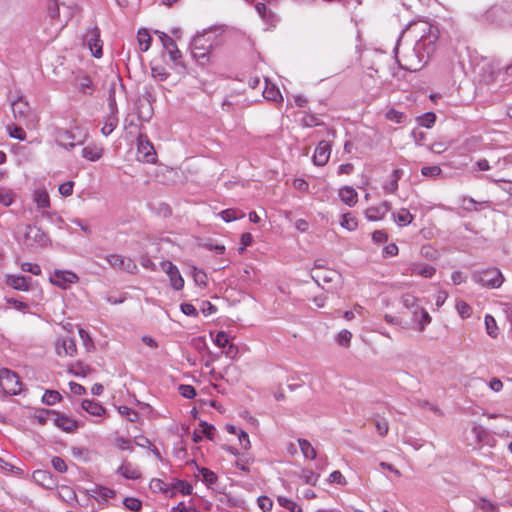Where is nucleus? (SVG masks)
Instances as JSON below:
<instances>
[{"label": "nucleus", "mask_w": 512, "mask_h": 512, "mask_svg": "<svg viewBox=\"0 0 512 512\" xmlns=\"http://www.w3.org/2000/svg\"><path fill=\"white\" fill-rule=\"evenodd\" d=\"M401 302L403 307L411 313V321L406 322L399 317H393L388 314L384 316L385 321L390 324L401 325L404 328H413L419 332H423L426 326L431 323L432 318L419 304V299L416 296L407 293L402 296Z\"/></svg>", "instance_id": "f257e3e1"}, {"label": "nucleus", "mask_w": 512, "mask_h": 512, "mask_svg": "<svg viewBox=\"0 0 512 512\" xmlns=\"http://www.w3.org/2000/svg\"><path fill=\"white\" fill-rule=\"evenodd\" d=\"M0 386L9 395H18L22 391L20 377L17 373L7 368L0 369Z\"/></svg>", "instance_id": "f03ea898"}, {"label": "nucleus", "mask_w": 512, "mask_h": 512, "mask_svg": "<svg viewBox=\"0 0 512 512\" xmlns=\"http://www.w3.org/2000/svg\"><path fill=\"white\" fill-rule=\"evenodd\" d=\"M474 280L487 288H498L503 283V276L499 269L489 268L474 274Z\"/></svg>", "instance_id": "7ed1b4c3"}, {"label": "nucleus", "mask_w": 512, "mask_h": 512, "mask_svg": "<svg viewBox=\"0 0 512 512\" xmlns=\"http://www.w3.org/2000/svg\"><path fill=\"white\" fill-rule=\"evenodd\" d=\"M48 418L57 426L59 429L67 433H74L79 428L77 420L55 411H48Z\"/></svg>", "instance_id": "20e7f679"}, {"label": "nucleus", "mask_w": 512, "mask_h": 512, "mask_svg": "<svg viewBox=\"0 0 512 512\" xmlns=\"http://www.w3.org/2000/svg\"><path fill=\"white\" fill-rule=\"evenodd\" d=\"M110 266L116 270L125 271L131 274L136 273L137 265L134 260L121 254H110L106 257Z\"/></svg>", "instance_id": "39448f33"}, {"label": "nucleus", "mask_w": 512, "mask_h": 512, "mask_svg": "<svg viewBox=\"0 0 512 512\" xmlns=\"http://www.w3.org/2000/svg\"><path fill=\"white\" fill-rule=\"evenodd\" d=\"M137 159L144 163H155L157 160L154 146L147 138L140 137L138 139Z\"/></svg>", "instance_id": "423d86ee"}, {"label": "nucleus", "mask_w": 512, "mask_h": 512, "mask_svg": "<svg viewBox=\"0 0 512 512\" xmlns=\"http://www.w3.org/2000/svg\"><path fill=\"white\" fill-rule=\"evenodd\" d=\"M161 268L169 277L170 285L173 289H183L184 279L181 276L179 269L171 261L166 260L161 262Z\"/></svg>", "instance_id": "0eeeda50"}, {"label": "nucleus", "mask_w": 512, "mask_h": 512, "mask_svg": "<svg viewBox=\"0 0 512 512\" xmlns=\"http://www.w3.org/2000/svg\"><path fill=\"white\" fill-rule=\"evenodd\" d=\"M78 280L79 278L74 272L66 270H55L50 277V282L62 289L68 288L69 285L78 282Z\"/></svg>", "instance_id": "6e6552de"}, {"label": "nucleus", "mask_w": 512, "mask_h": 512, "mask_svg": "<svg viewBox=\"0 0 512 512\" xmlns=\"http://www.w3.org/2000/svg\"><path fill=\"white\" fill-rule=\"evenodd\" d=\"M85 38L92 55L96 58L102 57L103 51L100 29L96 26L88 29Z\"/></svg>", "instance_id": "1a4fd4ad"}, {"label": "nucleus", "mask_w": 512, "mask_h": 512, "mask_svg": "<svg viewBox=\"0 0 512 512\" xmlns=\"http://www.w3.org/2000/svg\"><path fill=\"white\" fill-rule=\"evenodd\" d=\"M331 144L327 141H320L315 148L312 161L316 166H324L328 163L331 155Z\"/></svg>", "instance_id": "9d476101"}, {"label": "nucleus", "mask_w": 512, "mask_h": 512, "mask_svg": "<svg viewBox=\"0 0 512 512\" xmlns=\"http://www.w3.org/2000/svg\"><path fill=\"white\" fill-rule=\"evenodd\" d=\"M55 350L57 355L61 357H73L77 353L76 341L70 337L60 338L55 344Z\"/></svg>", "instance_id": "9b49d317"}, {"label": "nucleus", "mask_w": 512, "mask_h": 512, "mask_svg": "<svg viewBox=\"0 0 512 512\" xmlns=\"http://www.w3.org/2000/svg\"><path fill=\"white\" fill-rule=\"evenodd\" d=\"M155 33L159 36L163 47L170 56V59L173 61L180 59L182 55L175 41L164 32L156 31Z\"/></svg>", "instance_id": "f8f14e48"}, {"label": "nucleus", "mask_w": 512, "mask_h": 512, "mask_svg": "<svg viewBox=\"0 0 512 512\" xmlns=\"http://www.w3.org/2000/svg\"><path fill=\"white\" fill-rule=\"evenodd\" d=\"M390 210L391 203L388 201H383L378 206L367 208L365 215L366 218L370 221H379L382 220Z\"/></svg>", "instance_id": "ddd939ff"}, {"label": "nucleus", "mask_w": 512, "mask_h": 512, "mask_svg": "<svg viewBox=\"0 0 512 512\" xmlns=\"http://www.w3.org/2000/svg\"><path fill=\"white\" fill-rule=\"evenodd\" d=\"M410 274L423 278H432L436 274V268L430 264L415 262L410 265Z\"/></svg>", "instance_id": "4468645a"}, {"label": "nucleus", "mask_w": 512, "mask_h": 512, "mask_svg": "<svg viewBox=\"0 0 512 512\" xmlns=\"http://www.w3.org/2000/svg\"><path fill=\"white\" fill-rule=\"evenodd\" d=\"M117 472L122 477L130 480H137L142 476L140 469L128 461H124L117 469Z\"/></svg>", "instance_id": "2eb2a0df"}, {"label": "nucleus", "mask_w": 512, "mask_h": 512, "mask_svg": "<svg viewBox=\"0 0 512 512\" xmlns=\"http://www.w3.org/2000/svg\"><path fill=\"white\" fill-rule=\"evenodd\" d=\"M30 282L31 279L24 276L8 275L6 278V284L19 291H28Z\"/></svg>", "instance_id": "dca6fc26"}, {"label": "nucleus", "mask_w": 512, "mask_h": 512, "mask_svg": "<svg viewBox=\"0 0 512 512\" xmlns=\"http://www.w3.org/2000/svg\"><path fill=\"white\" fill-rule=\"evenodd\" d=\"M56 142L64 148L74 147L75 136L68 130L63 128H57L55 130Z\"/></svg>", "instance_id": "f3484780"}, {"label": "nucleus", "mask_w": 512, "mask_h": 512, "mask_svg": "<svg viewBox=\"0 0 512 512\" xmlns=\"http://www.w3.org/2000/svg\"><path fill=\"white\" fill-rule=\"evenodd\" d=\"M14 118L19 121H25L30 113L28 103L22 99H18L12 104Z\"/></svg>", "instance_id": "a211bd4d"}, {"label": "nucleus", "mask_w": 512, "mask_h": 512, "mask_svg": "<svg viewBox=\"0 0 512 512\" xmlns=\"http://www.w3.org/2000/svg\"><path fill=\"white\" fill-rule=\"evenodd\" d=\"M339 197L343 203L353 207L358 202V193L350 186H345L339 190Z\"/></svg>", "instance_id": "6ab92c4d"}, {"label": "nucleus", "mask_w": 512, "mask_h": 512, "mask_svg": "<svg viewBox=\"0 0 512 512\" xmlns=\"http://www.w3.org/2000/svg\"><path fill=\"white\" fill-rule=\"evenodd\" d=\"M33 201L36 204L38 209H48L50 208V196L47 190L45 189H37L33 193Z\"/></svg>", "instance_id": "aec40b11"}, {"label": "nucleus", "mask_w": 512, "mask_h": 512, "mask_svg": "<svg viewBox=\"0 0 512 512\" xmlns=\"http://www.w3.org/2000/svg\"><path fill=\"white\" fill-rule=\"evenodd\" d=\"M82 408L92 416L102 417L105 415V408L98 402L93 400H84L82 402Z\"/></svg>", "instance_id": "412c9836"}, {"label": "nucleus", "mask_w": 512, "mask_h": 512, "mask_svg": "<svg viewBox=\"0 0 512 512\" xmlns=\"http://www.w3.org/2000/svg\"><path fill=\"white\" fill-rule=\"evenodd\" d=\"M103 155V148L95 144L87 145L82 149V156L90 161H97Z\"/></svg>", "instance_id": "4be33fe9"}, {"label": "nucleus", "mask_w": 512, "mask_h": 512, "mask_svg": "<svg viewBox=\"0 0 512 512\" xmlns=\"http://www.w3.org/2000/svg\"><path fill=\"white\" fill-rule=\"evenodd\" d=\"M401 176L402 171L400 169H394L390 176V180H388L383 186L384 191L388 194L395 193L398 189V181L400 180Z\"/></svg>", "instance_id": "5701e85b"}, {"label": "nucleus", "mask_w": 512, "mask_h": 512, "mask_svg": "<svg viewBox=\"0 0 512 512\" xmlns=\"http://www.w3.org/2000/svg\"><path fill=\"white\" fill-rule=\"evenodd\" d=\"M137 41L142 52L148 51L152 42V37L149 31L145 28L139 29L137 33Z\"/></svg>", "instance_id": "b1692460"}, {"label": "nucleus", "mask_w": 512, "mask_h": 512, "mask_svg": "<svg viewBox=\"0 0 512 512\" xmlns=\"http://www.w3.org/2000/svg\"><path fill=\"white\" fill-rule=\"evenodd\" d=\"M393 217H394L395 222L399 226H407L414 219V216L410 213V211L408 209H405V208L399 209L397 212H395L393 214Z\"/></svg>", "instance_id": "393cba45"}, {"label": "nucleus", "mask_w": 512, "mask_h": 512, "mask_svg": "<svg viewBox=\"0 0 512 512\" xmlns=\"http://www.w3.org/2000/svg\"><path fill=\"white\" fill-rule=\"evenodd\" d=\"M299 448L306 459L314 460L317 456L316 449L306 439H298Z\"/></svg>", "instance_id": "a878e982"}, {"label": "nucleus", "mask_w": 512, "mask_h": 512, "mask_svg": "<svg viewBox=\"0 0 512 512\" xmlns=\"http://www.w3.org/2000/svg\"><path fill=\"white\" fill-rule=\"evenodd\" d=\"M218 215L222 218L223 221L227 223L245 217V213L242 210L234 208L225 209L221 211Z\"/></svg>", "instance_id": "bb28decb"}, {"label": "nucleus", "mask_w": 512, "mask_h": 512, "mask_svg": "<svg viewBox=\"0 0 512 512\" xmlns=\"http://www.w3.org/2000/svg\"><path fill=\"white\" fill-rule=\"evenodd\" d=\"M34 481L44 487H48L52 484V476L48 471L36 470L32 475Z\"/></svg>", "instance_id": "cd10ccee"}, {"label": "nucleus", "mask_w": 512, "mask_h": 512, "mask_svg": "<svg viewBox=\"0 0 512 512\" xmlns=\"http://www.w3.org/2000/svg\"><path fill=\"white\" fill-rule=\"evenodd\" d=\"M68 371L74 376L86 377L91 373V368L88 365H85L81 362H77L72 364L69 367Z\"/></svg>", "instance_id": "c85d7f7f"}, {"label": "nucleus", "mask_w": 512, "mask_h": 512, "mask_svg": "<svg viewBox=\"0 0 512 512\" xmlns=\"http://www.w3.org/2000/svg\"><path fill=\"white\" fill-rule=\"evenodd\" d=\"M277 502L281 507L289 510L290 512H303L302 508L295 501L287 497L278 496Z\"/></svg>", "instance_id": "c756f323"}, {"label": "nucleus", "mask_w": 512, "mask_h": 512, "mask_svg": "<svg viewBox=\"0 0 512 512\" xmlns=\"http://www.w3.org/2000/svg\"><path fill=\"white\" fill-rule=\"evenodd\" d=\"M340 225L348 231H354L358 227V221L352 213L348 212L342 215Z\"/></svg>", "instance_id": "7c9ffc66"}, {"label": "nucleus", "mask_w": 512, "mask_h": 512, "mask_svg": "<svg viewBox=\"0 0 512 512\" xmlns=\"http://www.w3.org/2000/svg\"><path fill=\"white\" fill-rule=\"evenodd\" d=\"M300 477L304 483L315 486L320 478V474L305 468L302 470Z\"/></svg>", "instance_id": "2f4dec72"}, {"label": "nucleus", "mask_w": 512, "mask_h": 512, "mask_svg": "<svg viewBox=\"0 0 512 512\" xmlns=\"http://www.w3.org/2000/svg\"><path fill=\"white\" fill-rule=\"evenodd\" d=\"M263 96L267 100L271 101H278L282 99L281 93L277 87L274 85L266 84L264 90H263Z\"/></svg>", "instance_id": "473e14b6"}, {"label": "nucleus", "mask_w": 512, "mask_h": 512, "mask_svg": "<svg viewBox=\"0 0 512 512\" xmlns=\"http://www.w3.org/2000/svg\"><path fill=\"white\" fill-rule=\"evenodd\" d=\"M192 277L197 286L201 288H205L207 286L208 276L204 271L197 269L196 267H193Z\"/></svg>", "instance_id": "72a5a7b5"}, {"label": "nucleus", "mask_w": 512, "mask_h": 512, "mask_svg": "<svg viewBox=\"0 0 512 512\" xmlns=\"http://www.w3.org/2000/svg\"><path fill=\"white\" fill-rule=\"evenodd\" d=\"M42 400L47 405H55V404L59 403L62 400V396H61V394L58 391L47 390L44 393V395L42 397Z\"/></svg>", "instance_id": "f704fd0d"}, {"label": "nucleus", "mask_w": 512, "mask_h": 512, "mask_svg": "<svg viewBox=\"0 0 512 512\" xmlns=\"http://www.w3.org/2000/svg\"><path fill=\"white\" fill-rule=\"evenodd\" d=\"M455 308L460 317L463 319L469 318L472 315V307L463 300H458L456 302Z\"/></svg>", "instance_id": "c9c22d12"}, {"label": "nucleus", "mask_w": 512, "mask_h": 512, "mask_svg": "<svg viewBox=\"0 0 512 512\" xmlns=\"http://www.w3.org/2000/svg\"><path fill=\"white\" fill-rule=\"evenodd\" d=\"M385 118L388 121L400 124V123L404 122V120L406 119V116L403 112L398 111L394 108H390L387 110V112L385 114Z\"/></svg>", "instance_id": "e433bc0d"}, {"label": "nucleus", "mask_w": 512, "mask_h": 512, "mask_svg": "<svg viewBox=\"0 0 512 512\" xmlns=\"http://www.w3.org/2000/svg\"><path fill=\"white\" fill-rule=\"evenodd\" d=\"M15 193L7 188H0V204L10 206L15 201Z\"/></svg>", "instance_id": "4c0bfd02"}, {"label": "nucleus", "mask_w": 512, "mask_h": 512, "mask_svg": "<svg viewBox=\"0 0 512 512\" xmlns=\"http://www.w3.org/2000/svg\"><path fill=\"white\" fill-rule=\"evenodd\" d=\"M485 326L487 334L493 338H496L498 335V326L493 316H485Z\"/></svg>", "instance_id": "58836bf2"}, {"label": "nucleus", "mask_w": 512, "mask_h": 512, "mask_svg": "<svg viewBox=\"0 0 512 512\" xmlns=\"http://www.w3.org/2000/svg\"><path fill=\"white\" fill-rule=\"evenodd\" d=\"M149 487L153 492H169V485L159 478H153L149 483Z\"/></svg>", "instance_id": "ea45409f"}, {"label": "nucleus", "mask_w": 512, "mask_h": 512, "mask_svg": "<svg viewBox=\"0 0 512 512\" xmlns=\"http://www.w3.org/2000/svg\"><path fill=\"white\" fill-rule=\"evenodd\" d=\"M173 489L180 492L182 495L192 494L193 487L188 482L183 480H174Z\"/></svg>", "instance_id": "a19ab883"}, {"label": "nucleus", "mask_w": 512, "mask_h": 512, "mask_svg": "<svg viewBox=\"0 0 512 512\" xmlns=\"http://www.w3.org/2000/svg\"><path fill=\"white\" fill-rule=\"evenodd\" d=\"M6 130L11 138L23 141L26 139V133L20 126L8 125Z\"/></svg>", "instance_id": "79ce46f5"}, {"label": "nucleus", "mask_w": 512, "mask_h": 512, "mask_svg": "<svg viewBox=\"0 0 512 512\" xmlns=\"http://www.w3.org/2000/svg\"><path fill=\"white\" fill-rule=\"evenodd\" d=\"M417 121L421 126L431 128L436 122V115L433 112H427L422 116H419Z\"/></svg>", "instance_id": "37998d69"}, {"label": "nucleus", "mask_w": 512, "mask_h": 512, "mask_svg": "<svg viewBox=\"0 0 512 512\" xmlns=\"http://www.w3.org/2000/svg\"><path fill=\"white\" fill-rule=\"evenodd\" d=\"M117 126V119L115 117H108L101 128V133L104 136L110 135Z\"/></svg>", "instance_id": "c03bdc74"}, {"label": "nucleus", "mask_w": 512, "mask_h": 512, "mask_svg": "<svg viewBox=\"0 0 512 512\" xmlns=\"http://www.w3.org/2000/svg\"><path fill=\"white\" fill-rule=\"evenodd\" d=\"M200 474L202 476L203 481L209 486L215 484L218 480L217 475L207 468L200 469Z\"/></svg>", "instance_id": "a18cd8bd"}, {"label": "nucleus", "mask_w": 512, "mask_h": 512, "mask_svg": "<svg viewBox=\"0 0 512 512\" xmlns=\"http://www.w3.org/2000/svg\"><path fill=\"white\" fill-rule=\"evenodd\" d=\"M124 506L134 512H138L142 508V502L134 497H126L123 501Z\"/></svg>", "instance_id": "49530a36"}, {"label": "nucleus", "mask_w": 512, "mask_h": 512, "mask_svg": "<svg viewBox=\"0 0 512 512\" xmlns=\"http://www.w3.org/2000/svg\"><path fill=\"white\" fill-rule=\"evenodd\" d=\"M118 412L131 422H136L139 418L138 413L127 406H119Z\"/></svg>", "instance_id": "de8ad7c7"}, {"label": "nucleus", "mask_w": 512, "mask_h": 512, "mask_svg": "<svg viewBox=\"0 0 512 512\" xmlns=\"http://www.w3.org/2000/svg\"><path fill=\"white\" fill-rule=\"evenodd\" d=\"M214 343L219 348L225 349L226 346L230 343L229 335L224 331H219L216 334V337L214 339Z\"/></svg>", "instance_id": "09e8293b"}, {"label": "nucleus", "mask_w": 512, "mask_h": 512, "mask_svg": "<svg viewBox=\"0 0 512 512\" xmlns=\"http://www.w3.org/2000/svg\"><path fill=\"white\" fill-rule=\"evenodd\" d=\"M421 173H422L423 176L431 177V178H436V177H438L442 173V169L439 166H437V165H434V166H424L421 169Z\"/></svg>", "instance_id": "8fccbe9b"}, {"label": "nucleus", "mask_w": 512, "mask_h": 512, "mask_svg": "<svg viewBox=\"0 0 512 512\" xmlns=\"http://www.w3.org/2000/svg\"><path fill=\"white\" fill-rule=\"evenodd\" d=\"M0 470L4 472H11L15 475H22L23 471L22 469L10 464L9 462L5 461L3 458H0Z\"/></svg>", "instance_id": "3c124183"}, {"label": "nucleus", "mask_w": 512, "mask_h": 512, "mask_svg": "<svg viewBox=\"0 0 512 512\" xmlns=\"http://www.w3.org/2000/svg\"><path fill=\"white\" fill-rule=\"evenodd\" d=\"M322 122L319 117L313 114H307L302 118V125L304 127H315L321 125Z\"/></svg>", "instance_id": "603ef678"}, {"label": "nucleus", "mask_w": 512, "mask_h": 512, "mask_svg": "<svg viewBox=\"0 0 512 512\" xmlns=\"http://www.w3.org/2000/svg\"><path fill=\"white\" fill-rule=\"evenodd\" d=\"M375 428L379 436L385 437L389 432V425L387 420L381 418L375 420Z\"/></svg>", "instance_id": "864d4df0"}, {"label": "nucleus", "mask_w": 512, "mask_h": 512, "mask_svg": "<svg viewBox=\"0 0 512 512\" xmlns=\"http://www.w3.org/2000/svg\"><path fill=\"white\" fill-rule=\"evenodd\" d=\"M79 337L81 338L82 342H83V345L84 347L87 349V350H91L94 348V343H93V340L92 338L90 337L89 333L80 328L79 331Z\"/></svg>", "instance_id": "5fc2aeb1"}, {"label": "nucleus", "mask_w": 512, "mask_h": 512, "mask_svg": "<svg viewBox=\"0 0 512 512\" xmlns=\"http://www.w3.org/2000/svg\"><path fill=\"white\" fill-rule=\"evenodd\" d=\"M257 503H258L259 508L263 512H270L272 510L273 501L267 496H260L257 499Z\"/></svg>", "instance_id": "6e6d98bb"}, {"label": "nucleus", "mask_w": 512, "mask_h": 512, "mask_svg": "<svg viewBox=\"0 0 512 512\" xmlns=\"http://www.w3.org/2000/svg\"><path fill=\"white\" fill-rule=\"evenodd\" d=\"M179 393L181 396L187 399H192L196 396V390L192 385H180Z\"/></svg>", "instance_id": "4d7b16f0"}, {"label": "nucleus", "mask_w": 512, "mask_h": 512, "mask_svg": "<svg viewBox=\"0 0 512 512\" xmlns=\"http://www.w3.org/2000/svg\"><path fill=\"white\" fill-rule=\"evenodd\" d=\"M201 434L207 437L209 440H213L215 436V428L207 422L200 423Z\"/></svg>", "instance_id": "13d9d810"}, {"label": "nucleus", "mask_w": 512, "mask_h": 512, "mask_svg": "<svg viewBox=\"0 0 512 512\" xmlns=\"http://www.w3.org/2000/svg\"><path fill=\"white\" fill-rule=\"evenodd\" d=\"M352 338V333L346 329L339 332L337 341L340 345L348 347Z\"/></svg>", "instance_id": "bf43d9fd"}, {"label": "nucleus", "mask_w": 512, "mask_h": 512, "mask_svg": "<svg viewBox=\"0 0 512 512\" xmlns=\"http://www.w3.org/2000/svg\"><path fill=\"white\" fill-rule=\"evenodd\" d=\"M21 269L24 272H30L34 275H40L41 274V268L38 264L30 263V262H24L21 264Z\"/></svg>", "instance_id": "052dcab7"}, {"label": "nucleus", "mask_w": 512, "mask_h": 512, "mask_svg": "<svg viewBox=\"0 0 512 512\" xmlns=\"http://www.w3.org/2000/svg\"><path fill=\"white\" fill-rule=\"evenodd\" d=\"M329 482L332 484H338V485H345L347 483L345 477L338 470L333 471L329 475Z\"/></svg>", "instance_id": "680f3d73"}, {"label": "nucleus", "mask_w": 512, "mask_h": 512, "mask_svg": "<svg viewBox=\"0 0 512 512\" xmlns=\"http://www.w3.org/2000/svg\"><path fill=\"white\" fill-rule=\"evenodd\" d=\"M479 507L483 512H498L496 505L485 498L480 499Z\"/></svg>", "instance_id": "e2e57ef3"}, {"label": "nucleus", "mask_w": 512, "mask_h": 512, "mask_svg": "<svg viewBox=\"0 0 512 512\" xmlns=\"http://www.w3.org/2000/svg\"><path fill=\"white\" fill-rule=\"evenodd\" d=\"M73 187H74V182L72 181H67V182H64L62 183L60 186H59V193L63 196V197H68L70 195H72L73 193Z\"/></svg>", "instance_id": "0e129e2a"}, {"label": "nucleus", "mask_w": 512, "mask_h": 512, "mask_svg": "<svg viewBox=\"0 0 512 512\" xmlns=\"http://www.w3.org/2000/svg\"><path fill=\"white\" fill-rule=\"evenodd\" d=\"M253 237L250 233H242L240 236L241 247L239 248V253H243L245 249L252 244Z\"/></svg>", "instance_id": "69168bd1"}, {"label": "nucleus", "mask_w": 512, "mask_h": 512, "mask_svg": "<svg viewBox=\"0 0 512 512\" xmlns=\"http://www.w3.org/2000/svg\"><path fill=\"white\" fill-rule=\"evenodd\" d=\"M51 463H52L53 468L56 471H58L60 473L66 472L67 465H66L65 461L62 458H60V457H53L52 460H51Z\"/></svg>", "instance_id": "338daca9"}, {"label": "nucleus", "mask_w": 512, "mask_h": 512, "mask_svg": "<svg viewBox=\"0 0 512 512\" xmlns=\"http://www.w3.org/2000/svg\"><path fill=\"white\" fill-rule=\"evenodd\" d=\"M237 435H238V440H239V444L241 445V447L245 450L250 449L251 443H250L249 435L243 430H240Z\"/></svg>", "instance_id": "774afa93"}]
</instances>
